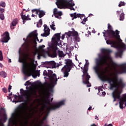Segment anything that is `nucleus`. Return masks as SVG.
Returning <instances> with one entry per match:
<instances>
[{
  "label": "nucleus",
  "instance_id": "4468645a",
  "mask_svg": "<svg viewBox=\"0 0 126 126\" xmlns=\"http://www.w3.org/2000/svg\"><path fill=\"white\" fill-rule=\"evenodd\" d=\"M53 73L54 72L52 70H48V76L50 79V80H51V81H55L56 80V83H57V82L58 81V80L59 79L57 78V75L56 74Z\"/></svg>",
  "mask_w": 126,
  "mask_h": 126
},
{
  "label": "nucleus",
  "instance_id": "0eeeda50",
  "mask_svg": "<svg viewBox=\"0 0 126 126\" xmlns=\"http://www.w3.org/2000/svg\"><path fill=\"white\" fill-rule=\"evenodd\" d=\"M15 113L19 119V121H23L29 118V119H32V114L31 113L28 114L27 117L25 116V113H24V107L21 104L19 105L15 109Z\"/></svg>",
  "mask_w": 126,
  "mask_h": 126
},
{
  "label": "nucleus",
  "instance_id": "0e129e2a",
  "mask_svg": "<svg viewBox=\"0 0 126 126\" xmlns=\"http://www.w3.org/2000/svg\"><path fill=\"white\" fill-rule=\"evenodd\" d=\"M43 41V39H40V41L39 42V43H41V42H42Z\"/></svg>",
  "mask_w": 126,
  "mask_h": 126
},
{
  "label": "nucleus",
  "instance_id": "8fccbe9b",
  "mask_svg": "<svg viewBox=\"0 0 126 126\" xmlns=\"http://www.w3.org/2000/svg\"><path fill=\"white\" fill-rule=\"evenodd\" d=\"M7 119V118H6V115H5L4 120L5 121H6Z\"/></svg>",
  "mask_w": 126,
  "mask_h": 126
},
{
  "label": "nucleus",
  "instance_id": "2f4dec72",
  "mask_svg": "<svg viewBox=\"0 0 126 126\" xmlns=\"http://www.w3.org/2000/svg\"><path fill=\"white\" fill-rule=\"evenodd\" d=\"M0 19H1V20H4V15L3 14H0Z\"/></svg>",
  "mask_w": 126,
  "mask_h": 126
},
{
  "label": "nucleus",
  "instance_id": "09e8293b",
  "mask_svg": "<svg viewBox=\"0 0 126 126\" xmlns=\"http://www.w3.org/2000/svg\"><path fill=\"white\" fill-rule=\"evenodd\" d=\"M91 109H92V107H90L89 108H88V111H91Z\"/></svg>",
  "mask_w": 126,
  "mask_h": 126
},
{
  "label": "nucleus",
  "instance_id": "393cba45",
  "mask_svg": "<svg viewBox=\"0 0 126 126\" xmlns=\"http://www.w3.org/2000/svg\"><path fill=\"white\" fill-rule=\"evenodd\" d=\"M58 54L59 58H63V57H64V54L62 51L58 50Z\"/></svg>",
  "mask_w": 126,
  "mask_h": 126
},
{
  "label": "nucleus",
  "instance_id": "f8f14e48",
  "mask_svg": "<svg viewBox=\"0 0 126 126\" xmlns=\"http://www.w3.org/2000/svg\"><path fill=\"white\" fill-rule=\"evenodd\" d=\"M65 35H67V39L70 38L71 36H74L76 42H80V38H79L78 32H70V31H69L68 32H65Z\"/></svg>",
  "mask_w": 126,
  "mask_h": 126
},
{
  "label": "nucleus",
  "instance_id": "49530a36",
  "mask_svg": "<svg viewBox=\"0 0 126 126\" xmlns=\"http://www.w3.org/2000/svg\"><path fill=\"white\" fill-rule=\"evenodd\" d=\"M10 123H13V120H12V119L9 120V124H10Z\"/></svg>",
  "mask_w": 126,
  "mask_h": 126
},
{
  "label": "nucleus",
  "instance_id": "5701e85b",
  "mask_svg": "<svg viewBox=\"0 0 126 126\" xmlns=\"http://www.w3.org/2000/svg\"><path fill=\"white\" fill-rule=\"evenodd\" d=\"M62 15H63V12L62 11H59L57 14H54V16L58 19H61V18H62Z\"/></svg>",
  "mask_w": 126,
  "mask_h": 126
},
{
  "label": "nucleus",
  "instance_id": "ea45409f",
  "mask_svg": "<svg viewBox=\"0 0 126 126\" xmlns=\"http://www.w3.org/2000/svg\"><path fill=\"white\" fill-rule=\"evenodd\" d=\"M13 96L15 97V99H16L17 98H21V97L20 95H17L16 94H14Z\"/></svg>",
  "mask_w": 126,
  "mask_h": 126
},
{
  "label": "nucleus",
  "instance_id": "f3484780",
  "mask_svg": "<svg viewBox=\"0 0 126 126\" xmlns=\"http://www.w3.org/2000/svg\"><path fill=\"white\" fill-rule=\"evenodd\" d=\"M43 27H44V33H41V36L42 37H47V36L50 35V29L47 26V25H44Z\"/></svg>",
  "mask_w": 126,
  "mask_h": 126
},
{
  "label": "nucleus",
  "instance_id": "680f3d73",
  "mask_svg": "<svg viewBox=\"0 0 126 126\" xmlns=\"http://www.w3.org/2000/svg\"><path fill=\"white\" fill-rule=\"evenodd\" d=\"M48 104H49V105H51V103H50V100H49V101H48Z\"/></svg>",
  "mask_w": 126,
  "mask_h": 126
},
{
  "label": "nucleus",
  "instance_id": "338daca9",
  "mask_svg": "<svg viewBox=\"0 0 126 126\" xmlns=\"http://www.w3.org/2000/svg\"><path fill=\"white\" fill-rule=\"evenodd\" d=\"M8 98H9V99H11V96H9Z\"/></svg>",
  "mask_w": 126,
  "mask_h": 126
},
{
  "label": "nucleus",
  "instance_id": "3c124183",
  "mask_svg": "<svg viewBox=\"0 0 126 126\" xmlns=\"http://www.w3.org/2000/svg\"><path fill=\"white\" fill-rule=\"evenodd\" d=\"M102 94H103V95H106V92H102Z\"/></svg>",
  "mask_w": 126,
  "mask_h": 126
},
{
  "label": "nucleus",
  "instance_id": "4c0bfd02",
  "mask_svg": "<svg viewBox=\"0 0 126 126\" xmlns=\"http://www.w3.org/2000/svg\"><path fill=\"white\" fill-rule=\"evenodd\" d=\"M112 65H113V67H114V68H116V67H117V66H118V64H117L115 63H113Z\"/></svg>",
  "mask_w": 126,
  "mask_h": 126
},
{
  "label": "nucleus",
  "instance_id": "a878e982",
  "mask_svg": "<svg viewBox=\"0 0 126 126\" xmlns=\"http://www.w3.org/2000/svg\"><path fill=\"white\" fill-rule=\"evenodd\" d=\"M18 22V20L17 19H14L12 22L11 23L12 26H16L17 23Z\"/></svg>",
  "mask_w": 126,
  "mask_h": 126
},
{
  "label": "nucleus",
  "instance_id": "2eb2a0df",
  "mask_svg": "<svg viewBox=\"0 0 126 126\" xmlns=\"http://www.w3.org/2000/svg\"><path fill=\"white\" fill-rule=\"evenodd\" d=\"M32 13L33 12H35L36 14H38L39 18H42V17L45 15V12L44 11L40 10V8L33 9L32 10Z\"/></svg>",
  "mask_w": 126,
  "mask_h": 126
},
{
  "label": "nucleus",
  "instance_id": "1a4fd4ad",
  "mask_svg": "<svg viewBox=\"0 0 126 126\" xmlns=\"http://www.w3.org/2000/svg\"><path fill=\"white\" fill-rule=\"evenodd\" d=\"M56 4L58 8L62 9L63 8H71L72 6H74V3H70V0H57Z\"/></svg>",
  "mask_w": 126,
  "mask_h": 126
},
{
  "label": "nucleus",
  "instance_id": "aec40b11",
  "mask_svg": "<svg viewBox=\"0 0 126 126\" xmlns=\"http://www.w3.org/2000/svg\"><path fill=\"white\" fill-rule=\"evenodd\" d=\"M29 37L30 38H35L37 42H39V39H38V33L37 32H32L29 35Z\"/></svg>",
  "mask_w": 126,
  "mask_h": 126
},
{
  "label": "nucleus",
  "instance_id": "f257e3e1",
  "mask_svg": "<svg viewBox=\"0 0 126 126\" xmlns=\"http://www.w3.org/2000/svg\"><path fill=\"white\" fill-rule=\"evenodd\" d=\"M102 54L104 56L95 60V66L94 67V69L97 74L100 80L103 82L107 81L110 85V88H117L119 86L121 87H125V84L123 82V80L119 79L117 77H113V79L105 74V71L101 70L103 68V66L108 64V61H112V58L110 54L112 52V50L110 49H102L101 50Z\"/></svg>",
  "mask_w": 126,
  "mask_h": 126
},
{
  "label": "nucleus",
  "instance_id": "b1692460",
  "mask_svg": "<svg viewBox=\"0 0 126 126\" xmlns=\"http://www.w3.org/2000/svg\"><path fill=\"white\" fill-rule=\"evenodd\" d=\"M55 50L53 51V53L52 54V57L53 58H57V56H58V54H57V50H58V46H54Z\"/></svg>",
  "mask_w": 126,
  "mask_h": 126
},
{
  "label": "nucleus",
  "instance_id": "6e6552de",
  "mask_svg": "<svg viewBox=\"0 0 126 126\" xmlns=\"http://www.w3.org/2000/svg\"><path fill=\"white\" fill-rule=\"evenodd\" d=\"M66 64L62 68L61 71L63 73V77H67L72 67L75 66L74 63H72V60L70 59L65 60Z\"/></svg>",
  "mask_w": 126,
  "mask_h": 126
},
{
  "label": "nucleus",
  "instance_id": "79ce46f5",
  "mask_svg": "<svg viewBox=\"0 0 126 126\" xmlns=\"http://www.w3.org/2000/svg\"><path fill=\"white\" fill-rule=\"evenodd\" d=\"M11 87H12L10 85L9 86L8 90L9 93H10V90H11Z\"/></svg>",
  "mask_w": 126,
  "mask_h": 126
},
{
  "label": "nucleus",
  "instance_id": "58836bf2",
  "mask_svg": "<svg viewBox=\"0 0 126 126\" xmlns=\"http://www.w3.org/2000/svg\"><path fill=\"white\" fill-rule=\"evenodd\" d=\"M2 91L4 93H6L7 92V89L6 88H4L2 89Z\"/></svg>",
  "mask_w": 126,
  "mask_h": 126
},
{
  "label": "nucleus",
  "instance_id": "13d9d810",
  "mask_svg": "<svg viewBox=\"0 0 126 126\" xmlns=\"http://www.w3.org/2000/svg\"><path fill=\"white\" fill-rule=\"evenodd\" d=\"M32 17H35V15L32 14Z\"/></svg>",
  "mask_w": 126,
  "mask_h": 126
},
{
  "label": "nucleus",
  "instance_id": "bb28decb",
  "mask_svg": "<svg viewBox=\"0 0 126 126\" xmlns=\"http://www.w3.org/2000/svg\"><path fill=\"white\" fill-rule=\"evenodd\" d=\"M0 75L2 77H3V78H5V77H6L7 74L6 73H5V72L1 71V72H0Z\"/></svg>",
  "mask_w": 126,
  "mask_h": 126
},
{
  "label": "nucleus",
  "instance_id": "c9c22d12",
  "mask_svg": "<svg viewBox=\"0 0 126 126\" xmlns=\"http://www.w3.org/2000/svg\"><path fill=\"white\" fill-rule=\"evenodd\" d=\"M87 20V18H85L82 21L81 23L82 24H85V23L86 22V21Z\"/></svg>",
  "mask_w": 126,
  "mask_h": 126
},
{
  "label": "nucleus",
  "instance_id": "ddd939ff",
  "mask_svg": "<svg viewBox=\"0 0 126 126\" xmlns=\"http://www.w3.org/2000/svg\"><path fill=\"white\" fill-rule=\"evenodd\" d=\"M43 64H44L45 65H49L52 68H57V67H59V66L62 65V64L59 63H57L55 61L43 62Z\"/></svg>",
  "mask_w": 126,
  "mask_h": 126
},
{
  "label": "nucleus",
  "instance_id": "5fc2aeb1",
  "mask_svg": "<svg viewBox=\"0 0 126 126\" xmlns=\"http://www.w3.org/2000/svg\"><path fill=\"white\" fill-rule=\"evenodd\" d=\"M95 119H96L97 121H99V119H98V117H97V116H95Z\"/></svg>",
  "mask_w": 126,
  "mask_h": 126
},
{
  "label": "nucleus",
  "instance_id": "c756f323",
  "mask_svg": "<svg viewBox=\"0 0 126 126\" xmlns=\"http://www.w3.org/2000/svg\"><path fill=\"white\" fill-rule=\"evenodd\" d=\"M125 19V14L124 13H122L120 15V20H124Z\"/></svg>",
  "mask_w": 126,
  "mask_h": 126
},
{
  "label": "nucleus",
  "instance_id": "4be33fe9",
  "mask_svg": "<svg viewBox=\"0 0 126 126\" xmlns=\"http://www.w3.org/2000/svg\"><path fill=\"white\" fill-rule=\"evenodd\" d=\"M70 16L72 17V20H73L74 19H76L77 18L81 17V14H77L76 12L70 14Z\"/></svg>",
  "mask_w": 126,
  "mask_h": 126
},
{
  "label": "nucleus",
  "instance_id": "f03ea898",
  "mask_svg": "<svg viewBox=\"0 0 126 126\" xmlns=\"http://www.w3.org/2000/svg\"><path fill=\"white\" fill-rule=\"evenodd\" d=\"M107 28L108 30H104L102 32L104 37H108L110 39H116V40H120V31L116 30L115 31L113 30V27L110 24H108Z\"/></svg>",
  "mask_w": 126,
  "mask_h": 126
},
{
  "label": "nucleus",
  "instance_id": "603ef678",
  "mask_svg": "<svg viewBox=\"0 0 126 126\" xmlns=\"http://www.w3.org/2000/svg\"><path fill=\"white\" fill-rule=\"evenodd\" d=\"M9 96H12V93L9 94Z\"/></svg>",
  "mask_w": 126,
  "mask_h": 126
},
{
  "label": "nucleus",
  "instance_id": "20e7f679",
  "mask_svg": "<svg viewBox=\"0 0 126 126\" xmlns=\"http://www.w3.org/2000/svg\"><path fill=\"white\" fill-rule=\"evenodd\" d=\"M122 92L119 90H116L112 93V97L114 98L113 102H116L117 99L120 100L119 106L120 109H124V104L126 101V94H124L123 96L121 98Z\"/></svg>",
  "mask_w": 126,
  "mask_h": 126
},
{
  "label": "nucleus",
  "instance_id": "c85d7f7f",
  "mask_svg": "<svg viewBox=\"0 0 126 126\" xmlns=\"http://www.w3.org/2000/svg\"><path fill=\"white\" fill-rule=\"evenodd\" d=\"M54 41V43H53V46H60V43H59V42H60V41H58V40H53Z\"/></svg>",
  "mask_w": 126,
  "mask_h": 126
},
{
  "label": "nucleus",
  "instance_id": "052dcab7",
  "mask_svg": "<svg viewBox=\"0 0 126 126\" xmlns=\"http://www.w3.org/2000/svg\"><path fill=\"white\" fill-rule=\"evenodd\" d=\"M26 11V12H27L28 11H30V10L28 9L27 10H26V11Z\"/></svg>",
  "mask_w": 126,
  "mask_h": 126
},
{
  "label": "nucleus",
  "instance_id": "4d7b16f0",
  "mask_svg": "<svg viewBox=\"0 0 126 126\" xmlns=\"http://www.w3.org/2000/svg\"><path fill=\"white\" fill-rule=\"evenodd\" d=\"M91 126H97V125H95V124H93Z\"/></svg>",
  "mask_w": 126,
  "mask_h": 126
},
{
  "label": "nucleus",
  "instance_id": "c03bdc74",
  "mask_svg": "<svg viewBox=\"0 0 126 126\" xmlns=\"http://www.w3.org/2000/svg\"><path fill=\"white\" fill-rule=\"evenodd\" d=\"M24 56L25 58H27L28 57H29V54H24Z\"/></svg>",
  "mask_w": 126,
  "mask_h": 126
},
{
  "label": "nucleus",
  "instance_id": "e2e57ef3",
  "mask_svg": "<svg viewBox=\"0 0 126 126\" xmlns=\"http://www.w3.org/2000/svg\"><path fill=\"white\" fill-rule=\"evenodd\" d=\"M38 60H40V56H39V55L38 56Z\"/></svg>",
  "mask_w": 126,
  "mask_h": 126
},
{
  "label": "nucleus",
  "instance_id": "7c9ffc66",
  "mask_svg": "<svg viewBox=\"0 0 126 126\" xmlns=\"http://www.w3.org/2000/svg\"><path fill=\"white\" fill-rule=\"evenodd\" d=\"M124 5H126V3L125 2H123V1H121L120 3L118 5L119 7H121V6H123Z\"/></svg>",
  "mask_w": 126,
  "mask_h": 126
},
{
  "label": "nucleus",
  "instance_id": "a18cd8bd",
  "mask_svg": "<svg viewBox=\"0 0 126 126\" xmlns=\"http://www.w3.org/2000/svg\"><path fill=\"white\" fill-rule=\"evenodd\" d=\"M69 9H70V10H75V9L73 7V6H72V7L69 8Z\"/></svg>",
  "mask_w": 126,
  "mask_h": 126
},
{
  "label": "nucleus",
  "instance_id": "dca6fc26",
  "mask_svg": "<svg viewBox=\"0 0 126 126\" xmlns=\"http://www.w3.org/2000/svg\"><path fill=\"white\" fill-rule=\"evenodd\" d=\"M1 36H4L2 38H1V41L2 43H7L10 39V37H9V33L7 32H5L3 34L1 35Z\"/></svg>",
  "mask_w": 126,
  "mask_h": 126
},
{
  "label": "nucleus",
  "instance_id": "39448f33",
  "mask_svg": "<svg viewBox=\"0 0 126 126\" xmlns=\"http://www.w3.org/2000/svg\"><path fill=\"white\" fill-rule=\"evenodd\" d=\"M19 63H23V72L26 76H32L33 78H36L37 76H40V73L37 72V75H34L35 70L31 69L30 71L28 70V64L27 62L23 61L22 60L19 59Z\"/></svg>",
  "mask_w": 126,
  "mask_h": 126
},
{
  "label": "nucleus",
  "instance_id": "774afa93",
  "mask_svg": "<svg viewBox=\"0 0 126 126\" xmlns=\"http://www.w3.org/2000/svg\"><path fill=\"white\" fill-rule=\"evenodd\" d=\"M42 47H43V48H45V45H42Z\"/></svg>",
  "mask_w": 126,
  "mask_h": 126
},
{
  "label": "nucleus",
  "instance_id": "9d476101",
  "mask_svg": "<svg viewBox=\"0 0 126 126\" xmlns=\"http://www.w3.org/2000/svg\"><path fill=\"white\" fill-rule=\"evenodd\" d=\"M64 100H62L55 103V104L52 105L51 107H49L48 106V104L46 103L45 105V108L46 109V114L45 117L48 118L51 111L57 110V109H59V108H61L62 106H63V105H64Z\"/></svg>",
  "mask_w": 126,
  "mask_h": 126
},
{
  "label": "nucleus",
  "instance_id": "de8ad7c7",
  "mask_svg": "<svg viewBox=\"0 0 126 126\" xmlns=\"http://www.w3.org/2000/svg\"><path fill=\"white\" fill-rule=\"evenodd\" d=\"M71 29H72V31H71V32H76V31H75V30H74V29L72 28Z\"/></svg>",
  "mask_w": 126,
  "mask_h": 126
},
{
  "label": "nucleus",
  "instance_id": "72a5a7b5",
  "mask_svg": "<svg viewBox=\"0 0 126 126\" xmlns=\"http://www.w3.org/2000/svg\"><path fill=\"white\" fill-rule=\"evenodd\" d=\"M3 57H2V52L0 50V61H2Z\"/></svg>",
  "mask_w": 126,
  "mask_h": 126
},
{
  "label": "nucleus",
  "instance_id": "a19ab883",
  "mask_svg": "<svg viewBox=\"0 0 126 126\" xmlns=\"http://www.w3.org/2000/svg\"><path fill=\"white\" fill-rule=\"evenodd\" d=\"M39 24H40V25L41 26H42V24H43V22H42L41 19H40L39 20Z\"/></svg>",
  "mask_w": 126,
  "mask_h": 126
},
{
  "label": "nucleus",
  "instance_id": "412c9836",
  "mask_svg": "<svg viewBox=\"0 0 126 126\" xmlns=\"http://www.w3.org/2000/svg\"><path fill=\"white\" fill-rule=\"evenodd\" d=\"M54 37H52V41H61V33H55Z\"/></svg>",
  "mask_w": 126,
  "mask_h": 126
},
{
  "label": "nucleus",
  "instance_id": "9b49d317",
  "mask_svg": "<svg viewBox=\"0 0 126 126\" xmlns=\"http://www.w3.org/2000/svg\"><path fill=\"white\" fill-rule=\"evenodd\" d=\"M20 94H22L23 96H26V97L25 103H29L31 102V100H32L31 96L36 95V93L34 91L32 92L30 94H28V91L27 90H24L23 89H20Z\"/></svg>",
  "mask_w": 126,
  "mask_h": 126
},
{
  "label": "nucleus",
  "instance_id": "e433bc0d",
  "mask_svg": "<svg viewBox=\"0 0 126 126\" xmlns=\"http://www.w3.org/2000/svg\"><path fill=\"white\" fill-rule=\"evenodd\" d=\"M4 12V8L0 7V13L3 14Z\"/></svg>",
  "mask_w": 126,
  "mask_h": 126
},
{
  "label": "nucleus",
  "instance_id": "473e14b6",
  "mask_svg": "<svg viewBox=\"0 0 126 126\" xmlns=\"http://www.w3.org/2000/svg\"><path fill=\"white\" fill-rule=\"evenodd\" d=\"M57 13H59V11H58V9L57 8H55L53 10V14L54 15L55 14H57Z\"/></svg>",
  "mask_w": 126,
  "mask_h": 126
},
{
  "label": "nucleus",
  "instance_id": "7ed1b4c3",
  "mask_svg": "<svg viewBox=\"0 0 126 126\" xmlns=\"http://www.w3.org/2000/svg\"><path fill=\"white\" fill-rule=\"evenodd\" d=\"M106 44H107V45H111V47L112 48L118 49V51L115 53V56L117 58H118V57L122 58L124 50H126V46L124 42H122L120 45L117 46L118 43L115 40H106Z\"/></svg>",
  "mask_w": 126,
  "mask_h": 126
},
{
  "label": "nucleus",
  "instance_id": "a211bd4d",
  "mask_svg": "<svg viewBox=\"0 0 126 126\" xmlns=\"http://www.w3.org/2000/svg\"><path fill=\"white\" fill-rule=\"evenodd\" d=\"M25 9H23V11L21 13V18L23 20H31V18H29V15L24 14Z\"/></svg>",
  "mask_w": 126,
  "mask_h": 126
},
{
  "label": "nucleus",
  "instance_id": "6ab92c4d",
  "mask_svg": "<svg viewBox=\"0 0 126 126\" xmlns=\"http://www.w3.org/2000/svg\"><path fill=\"white\" fill-rule=\"evenodd\" d=\"M121 66V69L118 71L119 74H122V73H126V63L122 64L120 65Z\"/></svg>",
  "mask_w": 126,
  "mask_h": 126
},
{
  "label": "nucleus",
  "instance_id": "cd10ccee",
  "mask_svg": "<svg viewBox=\"0 0 126 126\" xmlns=\"http://www.w3.org/2000/svg\"><path fill=\"white\" fill-rule=\"evenodd\" d=\"M55 26H56V25H55V22H53L52 23V25H50V28L52 30H54V31H56V27H55Z\"/></svg>",
  "mask_w": 126,
  "mask_h": 126
},
{
  "label": "nucleus",
  "instance_id": "423d86ee",
  "mask_svg": "<svg viewBox=\"0 0 126 126\" xmlns=\"http://www.w3.org/2000/svg\"><path fill=\"white\" fill-rule=\"evenodd\" d=\"M88 64H89V62L88 60H86V64L84 65L83 73L82 75L83 83L84 84H87V86L88 87H91V84L89 82V79L91 77L89 74H88Z\"/></svg>",
  "mask_w": 126,
  "mask_h": 126
},
{
  "label": "nucleus",
  "instance_id": "864d4df0",
  "mask_svg": "<svg viewBox=\"0 0 126 126\" xmlns=\"http://www.w3.org/2000/svg\"><path fill=\"white\" fill-rule=\"evenodd\" d=\"M25 21L26 20H23V24H25Z\"/></svg>",
  "mask_w": 126,
  "mask_h": 126
},
{
  "label": "nucleus",
  "instance_id": "f704fd0d",
  "mask_svg": "<svg viewBox=\"0 0 126 126\" xmlns=\"http://www.w3.org/2000/svg\"><path fill=\"white\" fill-rule=\"evenodd\" d=\"M43 75L45 76H48V72L47 70H44L43 71Z\"/></svg>",
  "mask_w": 126,
  "mask_h": 126
},
{
  "label": "nucleus",
  "instance_id": "37998d69",
  "mask_svg": "<svg viewBox=\"0 0 126 126\" xmlns=\"http://www.w3.org/2000/svg\"><path fill=\"white\" fill-rule=\"evenodd\" d=\"M48 119V117L47 116H45L44 118H43V121H42V124H44V121H46Z\"/></svg>",
  "mask_w": 126,
  "mask_h": 126
},
{
  "label": "nucleus",
  "instance_id": "bf43d9fd",
  "mask_svg": "<svg viewBox=\"0 0 126 126\" xmlns=\"http://www.w3.org/2000/svg\"><path fill=\"white\" fill-rule=\"evenodd\" d=\"M53 99H54V98H52L51 99V102H52V101H53Z\"/></svg>",
  "mask_w": 126,
  "mask_h": 126
},
{
  "label": "nucleus",
  "instance_id": "6e6d98bb",
  "mask_svg": "<svg viewBox=\"0 0 126 126\" xmlns=\"http://www.w3.org/2000/svg\"><path fill=\"white\" fill-rule=\"evenodd\" d=\"M8 62H9V63H11V59H9Z\"/></svg>",
  "mask_w": 126,
  "mask_h": 126
},
{
  "label": "nucleus",
  "instance_id": "69168bd1",
  "mask_svg": "<svg viewBox=\"0 0 126 126\" xmlns=\"http://www.w3.org/2000/svg\"><path fill=\"white\" fill-rule=\"evenodd\" d=\"M26 11L25 12L24 11V14H26Z\"/></svg>",
  "mask_w": 126,
  "mask_h": 126
}]
</instances>
